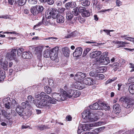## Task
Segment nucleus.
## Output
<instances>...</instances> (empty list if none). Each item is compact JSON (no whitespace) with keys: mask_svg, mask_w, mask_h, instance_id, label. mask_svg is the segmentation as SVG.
Here are the masks:
<instances>
[{"mask_svg":"<svg viewBox=\"0 0 134 134\" xmlns=\"http://www.w3.org/2000/svg\"><path fill=\"white\" fill-rule=\"evenodd\" d=\"M24 51V49L23 48L20 47L18 49H17V55L18 56H20L21 54Z\"/></svg>","mask_w":134,"mask_h":134,"instance_id":"37998d69","label":"nucleus"},{"mask_svg":"<svg viewBox=\"0 0 134 134\" xmlns=\"http://www.w3.org/2000/svg\"><path fill=\"white\" fill-rule=\"evenodd\" d=\"M120 105L118 104H116L114 105L113 109L114 112L116 114L119 113L121 109L119 107Z\"/></svg>","mask_w":134,"mask_h":134,"instance_id":"393cba45","label":"nucleus"},{"mask_svg":"<svg viewBox=\"0 0 134 134\" xmlns=\"http://www.w3.org/2000/svg\"><path fill=\"white\" fill-rule=\"evenodd\" d=\"M52 97L58 101H63L65 99L66 96L64 94L63 92L61 94L54 93L52 95Z\"/></svg>","mask_w":134,"mask_h":134,"instance_id":"1a4fd4ad","label":"nucleus"},{"mask_svg":"<svg viewBox=\"0 0 134 134\" xmlns=\"http://www.w3.org/2000/svg\"><path fill=\"white\" fill-rule=\"evenodd\" d=\"M105 128V127L104 126L98 128L96 129H95L94 130L97 133V134L101 131H102Z\"/></svg>","mask_w":134,"mask_h":134,"instance_id":"49530a36","label":"nucleus"},{"mask_svg":"<svg viewBox=\"0 0 134 134\" xmlns=\"http://www.w3.org/2000/svg\"><path fill=\"white\" fill-rule=\"evenodd\" d=\"M6 110L7 111H5L4 110L2 109L1 110V113L0 112V115H2L5 117H7V115H10V113H11V112H10V111L8 112L7 109Z\"/></svg>","mask_w":134,"mask_h":134,"instance_id":"2f4dec72","label":"nucleus"},{"mask_svg":"<svg viewBox=\"0 0 134 134\" xmlns=\"http://www.w3.org/2000/svg\"><path fill=\"white\" fill-rule=\"evenodd\" d=\"M94 80L91 78L87 77L83 80L82 82L85 85H91L93 84Z\"/></svg>","mask_w":134,"mask_h":134,"instance_id":"2eb2a0df","label":"nucleus"},{"mask_svg":"<svg viewBox=\"0 0 134 134\" xmlns=\"http://www.w3.org/2000/svg\"><path fill=\"white\" fill-rule=\"evenodd\" d=\"M98 3V2L97 0H92V3L93 4V6H95L96 7H97L96 5Z\"/></svg>","mask_w":134,"mask_h":134,"instance_id":"338daca9","label":"nucleus"},{"mask_svg":"<svg viewBox=\"0 0 134 134\" xmlns=\"http://www.w3.org/2000/svg\"><path fill=\"white\" fill-rule=\"evenodd\" d=\"M48 23L49 25H54L55 24V23L54 22V20L53 19H49V18H48Z\"/></svg>","mask_w":134,"mask_h":134,"instance_id":"de8ad7c7","label":"nucleus"},{"mask_svg":"<svg viewBox=\"0 0 134 134\" xmlns=\"http://www.w3.org/2000/svg\"><path fill=\"white\" fill-rule=\"evenodd\" d=\"M37 0H28L29 3L31 4H36L37 3Z\"/></svg>","mask_w":134,"mask_h":134,"instance_id":"5fc2aeb1","label":"nucleus"},{"mask_svg":"<svg viewBox=\"0 0 134 134\" xmlns=\"http://www.w3.org/2000/svg\"><path fill=\"white\" fill-rule=\"evenodd\" d=\"M36 8H37V10L38 13L42 12L43 10V6L41 5H36Z\"/></svg>","mask_w":134,"mask_h":134,"instance_id":"ea45409f","label":"nucleus"},{"mask_svg":"<svg viewBox=\"0 0 134 134\" xmlns=\"http://www.w3.org/2000/svg\"><path fill=\"white\" fill-rule=\"evenodd\" d=\"M74 93L73 97L76 98L78 97L81 94V93L78 90H74Z\"/></svg>","mask_w":134,"mask_h":134,"instance_id":"c9c22d12","label":"nucleus"},{"mask_svg":"<svg viewBox=\"0 0 134 134\" xmlns=\"http://www.w3.org/2000/svg\"><path fill=\"white\" fill-rule=\"evenodd\" d=\"M86 9V8L82 7H78V11L80 13H83Z\"/></svg>","mask_w":134,"mask_h":134,"instance_id":"09e8293b","label":"nucleus"},{"mask_svg":"<svg viewBox=\"0 0 134 134\" xmlns=\"http://www.w3.org/2000/svg\"><path fill=\"white\" fill-rule=\"evenodd\" d=\"M121 42H124V43H120L119 44H121L119 46V47H124L125 46V44H127V43H126L125 42H123V41H121Z\"/></svg>","mask_w":134,"mask_h":134,"instance_id":"e2e57ef3","label":"nucleus"},{"mask_svg":"<svg viewBox=\"0 0 134 134\" xmlns=\"http://www.w3.org/2000/svg\"><path fill=\"white\" fill-rule=\"evenodd\" d=\"M119 65V64L118 63L114 64H113V67L114 68V71H115L116 70V68L118 67Z\"/></svg>","mask_w":134,"mask_h":134,"instance_id":"052dcab7","label":"nucleus"},{"mask_svg":"<svg viewBox=\"0 0 134 134\" xmlns=\"http://www.w3.org/2000/svg\"><path fill=\"white\" fill-rule=\"evenodd\" d=\"M58 50L59 48L56 47L53 48L49 52V56L51 59L52 60L55 61L56 62H59L58 57Z\"/></svg>","mask_w":134,"mask_h":134,"instance_id":"423d86ee","label":"nucleus"},{"mask_svg":"<svg viewBox=\"0 0 134 134\" xmlns=\"http://www.w3.org/2000/svg\"><path fill=\"white\" fill-rule=\"evenodd\" d=\"M9 99V98H4L3 100V102L5 108L8 110H9L11 112L12 109L11 107V102Z\"/></svg>","mask_w":134,"mask_h":134,"instance_id":"9d476101","label":"nucleus"},{"mask_svg":"<svg viewBox=\"0 0 134 134\" xmlns=\"http://www.w3.org/2000/svg\"><path fill=\"white\" fill-rule=\"evenodd\" d=\"M86 42L87 43H96V45H95V46H98V45H101L103 44H104V43H97L96 42H94V41L93 40H91V41H87Z\"/></svg>","mask_w":134,"mask_h":134,"instance_id":"c03bdc74","label":"nucleus"},{"mask_svg":"<svg viewBox=\"0 0 134 134\" xmlns=\"http://www.w3.org/2000/svg\"><path fill=\"white\" fill-rule=\"evenodd\" d=\"M69 49L68 47H65L63 48L62 51L64 56L67 57L69 56Z\"/></svg>","mask_w":134,"mask_h":134,"instance_id":"bb28decb","label":"nucleus"},{"mask_svg":"<svg viewBox=\"0 0 134 134\" xmlns=\"http://www.w3.org/2000/svg\"><path fill=\"white\" fill-rule=\"evenodd\" d=\"M28 99V100L30 102H31L33 100H33L34 99V98L31 95L27 97Z\"/></svg>","mask_w":134,"mask_h":134,"instance_id":"680f3d73","label":"nucleus"},{"mask_svg":"<svg viewBox=\"0 0 134 134\" xmlns=\"http://www.w3.org/2000/svg\"><path fill=\"white\" fill-rule=\"evenodd\" d=\"M42 50L43 48L42 47H37L35 48L34 53L37 55L38 58H40L41 56Z\"/></svg>","mask_w":134,"mask_h":134,"instance_id":"dca6fc26","label":"nucleus"},{"mask_svg":"<svg viewBox=\"0 0 134 134\" xmlns=\"http://www.w3.org/2000/svg\"><path fill=\"white\" fill-rule=\"evenodd\" d=\"M56 18H57V22L59 24H63L64 22V17L61 15L58 14Z\"/></svg>","mask_w":134,"mask_h":134,"instance_id":"aec40b11","label":"nucleus"},{"mask_svg":"<svg viewBox=\"0 0 134 134\" xmlns=\"http://www.w3.org/2000/svg\"><path fill=\"white\" fill-rule=\"evenodd\" d=\"M76 32L75 31L72 32L69 34L67 36H65V37L66 38H68L71 37H74L76 36L77 35Z\"/></svg>","mask_w":134,"mask_h":134,"instance_id":"473e14b6","label":"nucleus"},{"mask_svg":"<svg viewBox=\"0 0 134 134\" xmlns=\"http://www.w3.org/2000/svg\"><path fill=\"white\" fill-rule=\"evenodd\" d=\"M57 39V38L52 37L45 38L44 39V40H47V41H52L54 39Z\"/></svg>","mask_w":134,"mask_h":134,"instance_id":"603ef678","label":"nucleus"},{"mask_svg":"<svg viewBox=\"0 0 134 134\" xmlns=\"http://www.w3.org/2000/svg\"><path fill=\"white\" fill-rule=\"evenodd\" d=\"M49 50L48 49L46 50L43 52V55L44 57L47 58L49 56Z\"/></svg>","mask_w":134,"mask_h":134,"instance_id":"8fccbe9b","label":"nucleus"},{"mask_svg":"<svg viewBox=\"0 0 134 134\" xmlns=\"http://www.w3.org/2000/svg\"><path fill=\"white\" fill-rule=\"evenodd\" d=\"M45 92L48 94H49L51 92L52 90L50 87L48 86L44 87Z\"/></svg>","mask_w":134,"mask_h":134,"instance_id":"e433bc0d","label":"nucleus"},{"mask_svg":"<svg viewBox=\"0 0 134 134\" xmlns=\"http://www.w3.org/2000/svg\"><path fill=\"white\" fill-rule=\"evenodd\" d=\"M108 53L104 52L103 54L101 55L99 58H96L97 62H99L100 64L105 65H107L110 62L109 57H107Z\"/></svg>","mask_w":134,"mask_h":134,"instance_id":"39448f33","label":"nucleus"},{"mask_svg":"<svg viewBox=\"0 0 134 134\" xmlns=\"http://www.w3.org/2000/svg\"><path fill=\"white\" fill-rule=\"evenodd\" d=\"M74 90H69L67 92L65 91H63V93L66 96V97H68L70 98L73 96L74 93Z\"/></svg>","mask_w":134,"mask_h":134,"instance_id":"4be33fe9","label":"nucleus"},{"mask_svg":"<svg viewBox=\"0 0 134 134\" xmlns=\"http://www.w3.org/2000/svg\"><path fill=\"white\" fill-rule=\"evenodd\" d=\"M76 6V3L74 2H71L67 3L65 4V7L68 9L70 8H74Z\"/></svg>","mask_w":134,"mask_h":134,"instance_id":"6ab92c4d","label":"nucleus"},{"mask_svg":"<svg viewBox=\"0 0 134 134\" xmlns=\"http://www.w3.org/2000/svg\"><path fill=\"white\" fill-rule=\"evenodd\" d=\"M66 18L68 20L71 21L73 17V14L70 10H68L66 12Z\"/></svg>","mask_w":134,"mask_h":134,"instance_id":"b1692460","label":"nucleus"},{"mask_svg":"<svg viewBox=\"0 0 134 134\" xmlns=\"http://www.w3.org/2000/svg\"><path fill=\"white\" fill-rule=\"evenodd\" d=\"M47 2L48 4L52 5L54 3V1L53 0H48Z\"/></svg>","mask_w":134,"mask_h":134,"instance_id":"69168bd1","label":"nucleus"},{"mask_svg":"<svg viewBox=\"0 0 134 134\" xmlns=\"http://www.w3.org/2000/svg\"><path fill=\"white\" fill-rule=\"evenodd\" d=\"M0 65L2 68L5 70H7L8 68V63L3 59H0Z\"/></svg>","mask_w":134,"mask_h":134,"instance_id":"ddd939ff","label":"nucleus"},{"mask_svg":"<svg viewBox=\"0 0 134 134\" xmlns=\"http://www.w3.org/2000/svg\"><path fill=\"white\" fill-rule=\"evenodd\" d=\"M58 10L55 8H51L49 9L47 13V15H49L47 16V15H46V17L50 18L52 16L53 18H56L58 14Z\"/></svg>","mask_w":134,"mask_h":134,"instance_id":"6e6552de","label":"nucleus"},{"mask_svg":"<svg viewBox=\"0 0 134 134\" xmlns=\"http://www.w3.org/2000/svg\"><path fill=\"white\" fill-rule=\"evenodd\" d=\"M46 94L44 92H42L39 94H36L35 95V97L36 98L41 99L42 98H45Z\"/></svg>","mask_w":134,"mask_h":134,"instance_id":"cd10ccee","label":"nucleus"},{"mask_svg":"<svg viewBox=\"0 0 134 134\" xmlns=\"http://www.w3.org/2000/svg\"><path fill=\"white\" fill-rule=\"evenodd\" d=\"M102 53L101 51H96L92 52L90 54V56L91 58H94L96 57H97L100 55Z\"/></svg>","mask_w":134,"mask_h":134,"instance_id":"a211bd4d","label":"nucleus"},{"mask_svg":"<svg viewBox=\"0 0 134 134\" xmlns=\"http://www.w3.org/2000/svg\"><path fill=\"white\" fill-rule=\"evenodd\" d=\"M129 90L131 93L134 94V84H131L129 87Z\"/></svg>","mask_w":134,"mask_h":134,"instance_id":"72a5a7b5","label":"nucleus"},{"mask_svg":"<svg viewBox=\"0 0 134 134\" xmlns=\"http://www.w3.org/2000/svg\"><path fill=\"white\" fill-rule=\"evenodd\" d=\"M30 106L28 101H26L25 102H23L21 103V106L23 109H24L27 107H29Z\"/></svg>","mask_w":134,"mask_h":134,"instance_id":"c756f323","label":"nucleus"},{"mask_svg":"<svg viewBox=\"0 0 134 134\" xmlns=\"http://www.w3.org/2000/svg\"><path fill=\"white\" fill-rule=\"evenodd\" d=\"M120 101L123 103V106L127 108L132 107V105L134 104V100L129 97H121Z\"/></svg>","mask_w":134,"mask_h":134,"instance_id":"20e7f679","label":"nucleus"},{"mask_svg":"<svg viewBox=\"0 0 134 134\" xmlns=\"http://www.w3.org/2000/svg\"><path fill=\"white\" fill-rule=\"evenodd\" d=\"M48 19H45L44 17H43L42 18V21L43 24L44 25H45L48 26Z\"/></svg>","mask_w":134,"mask_h":134,"instance_id":"3c124183","label":"nucleus"},{"mask_svg":"<svg viewBox=\"0 0 134 134\" xmlns=\"http://www.w3.org/2000/svg\"><path fill=\"white\" fill-rule=\"evenodd\" d=\"M16 3L18 2L19 5L20 6H22L25 4L26 2V0H18Z\"/></svg>","mask_w":134,"mask_h":134,"instance_id":"79ce46f5","label":"nucleus"},{"mask_svg":"<svg viewBox=\"0 0 134 134\" xmlns=\"http://www.w3.org/2000/svg\"><path fill=\"white\" fill-rule=\"evenodd\" d=\"M104 124V122L100 121L96 122H94L93 124L88 123L84 124H79L77 130V133L80 134L83 131L88 130L91 129L90 127H91L100 126Z\"/></svg>","mask_w":134,"mask_h":134,"instance_id":"f257e3e1","label":"nucleus"},{"mask_svg":"<svg viewBox=\"0 0 134 134\" xmlns=\"http://www.w3.org/2000/svg\"><path fill=\"white\" fill-rule=\"evenodd\" d=\"M82 5L83 6L86 7L90 5V2L88 0H85L81 3Z\"/></svg>","mask_w":134,"mask_h":134,"instance_id":"4c0bfd02","label":"nucleus"},{"mask_svg":"<svg viewBox=\"0 0 134 134\" xmlns=\"http://www.w3.org/2000/svg\"><path fill=\"white\" fill-rule=\"evenodd\" d=\"M129 65L130 68L131 69L130 71L131 72L134 71V65L131 63H130Z\"/></svg>","mask_w":134,"mask_h":134,"instance_id":"6e6d98bb","label":"nucleus"},{"mask_svg":"<svg viewBox=\"0 0 134 134\" xmlns=\"http://www.w3.org/2000/svg\"><path fill=\"white\" fill-rule=\"evenodd\" d=\"M116 5L118 7L120 6L122 4V2L119 0H116Z\"/></svg>","mask_w":134,"mask_h":134,"instance_id":"0e129e2a","label":"nucleus"},{"mask_svg":"<svg viewBox=\"0 0 134 134\" xmlns=\"http://www.w3.org/2000/svg\"><path fill=\"white\" fill-rule=\"evenodd\" d=\"M24 109L21 107L18 106L16 109V111L20 116H22L26 115L23 111Z\"/></svg>","mask_w":134,"mask_h":134,"instance_id":"f3484780","label":"nucleus"},{"mask_svg":"<svg viewBox=\"0 0 134 134\" xmlns=\"http://www.w3.org/2000/svg\"><path fill=\"white\" fill-rule=\"evenodd\" d=\"M90 13L88 10H86V9L82 14V16L84 17L88 16L90 15Z\"/></svg>","mask_w":134,"mask_h":134,"instance_id":"58836bf2","label":"nucleus"},{"mask_svg":"<svg viewBox=\"0 0 134 134\" xmlns=\"http://www.w3.org/2000/svg\"><path fill=\"white\" fill-rule=\"evenodd\" d=\"M96 70H93L90 72L89 75L91 76H94L96 75Z\"/></svg>","mask_w":134,"mask_h":134,"instance_id":"864d4df0","label":"nucleus"},{"mask_svg":"<svg viewBox=\"0 0 134 134\" xmlns=\"http://www.w3.org/2000/svg\"><path fill=\"white\" fill-rule=\"evenodd\" d=\"M75 82L74 83V85L75 87L79 90H81L85 87V84H83L82 82H80L79 80Z\"/></svg>","mask_w":134,"mask_h":134,"instance_id":"4468645a","label":"nucleus"},{"mask_svg":"<svg viewBox=\"0 0 134 134\" xmlns=\"http://www.w3.org/2000/svg\"><path fill=\"white\" fill-rule=\"evenodd\" d=\"M104 76L103 74H98L95 77L96 79L98 80L103 79L104 78Z\"/></svg>","mask_w":134,"mask_h":134,"instance_id":"a19ab883","label":"nucleus"},{"mask_svg":"<svg viewBox=\"0 0 134 134\" xmlns=\"http://www.w3.org/2000/svg\"><path fill=\"white\" fill-rule=\"evenodd\" d=\"M65 9L63 7H60L58 9V12L61 13H62L64 11Z\"/></svg>","mask_w":134,"mask_h":134,"instance_id":"bf43d9fd","label":"nucleus"},{"mask_svg":"<svg viewBox=\"0 0 134 134\" xmlns=\"http://www.w3.org/2000/svg\"><path fill=\"white\" fill-rule=\"evenodd\" d=\"M82 118L84 119L85 122H92L95 121L97 120V118L93 113L90 112L88 110L84 111L82 113Z\"/></svg>","mask_w":134,"mask_h":134,"instance_id":"f03ea898","label":"nucleus"},{"mask_svg":"<svg viewBox=\"0 0 134 134\" xmlns=\"http://www.w3.org/2000/svg\"><path fill=\"white\" fill-rule=\"evenodd\" d=\"M86 76V73L79 72L75 75L74 79L76 81H79L81 79H82Z\"/></svg>","mask_w":134,"mask_h":134,"instance_id":"9b49d317","label":"nucleus"},{"mask_svg":"<svg viewBox=\"0 0 134 134\" xmlns=\"http://www.w3.org/2000/svg\"><path fill=\"white\" fill-rule=\"evenodd\" d=\"M22 56L24 58L30 59L32 57V54L30 52H24L23 53Z\"/></svg>","mask_w":134,"mask_h":134,"instance_id":"5701e85b","label":"nucleus"},{"mask_svg":"<svg viewBox=\"0 0 134 134\" xmlns=\"http://www.w3.org/2000/svg\"><path fill=\"white\" fill-rule=\"evenodd\" d=\"M17 51V49H14L12 50L10 54L9 59L12 60L14 59L16 55V53Z\"/></svg>","mask_w":134,"mask_h":134,"instance_id":"a878e982","label":"nucleus"},{"mask_svg":"<svg viewBox=\"0 0 134 134\" xmlns=\"http://www.w3.org/2000/svg\"><path fill=\"white\" fill-rule=\"evenodd\" d=\"M48 127L47 126L45 125H41V126L38 127V129L41 130H42L44 129H48Z\"/></svg>","mask_w":134,"mask_h":134,"instance_id":"4d7b16f0","label":"nucleus"},{"mask_svg":"<svg viewBox=\"0 0 134 134\" xmlns=\"http://www.w3.org/2000/svg\"><path fill=\"white\" fill-rule=\"evenodd\" d=\"M128 81L130 82L134 83V76L128 79Z\"/></svg>","mask_w":134,"mask_h":134,"instance_id":"774afa93","label":"nucleus"},{"mask_svg":"<svg viewBox=\"0 0 134 134\" xmlns=\"http://www.w3.org/2000/svg\"><path fill=\"white\" fill-rule=\"evenodd\" d=\"M5 77V72L0 74V82H2Z\"/></svg>","mask_w":134,"mask_h":134,"instance_id":"a18cd8bd","label":"nucleus"},{"mask_svg":"<svg viewBox=\"0 0 134 134\" xmlns=\"http://www.w3.org/2000/svg\"><path fill=\"white\" fill-rule=\"evenodd\" d=\"M78 7H76L75 9H73L72 11V13L73 15L75 16H78L79 15L78 11Z\"/></svg>","mask_w":134,"mask_h":134,"instance_id":"f704fd0d","label":"nucleus"},{"mask_svg":"<svg viewBox=\"0 0 134 134\" xmlns=\"http://www.w3.org/2000/svg\"><path fill=\"white\" fill-rule=\"evenodd\" d=\"M45 98L48 100V102L50 104H55L56 103L55 99L53 98H52L48 95L46 94Z\"/></svg>","mask_w":134,"mask_h":134,"instance_id":"412c9836","label":"nucleus"},{"mask_svg":"<svg viewBox=\"0 0 134 134\" xmlns=\"http://www.w3.org/2000/svg\"><path fill=\"white\" fill-rule=\"evenodd\" d=\"M18 0H8L9 3L11 5H13L14 2L16 3V2H18Z\"/></svg>","mask_w":134,"mask_h":134,"instance_id":"13d9d810","label":"nucleus"},{"mask_svg":"<svg viewBox=\"0 0 134 134\" xmlns=\"http://www.w3.org/2000/svg\"><path fill=\"white\" fill-rule=\"evenodd\" d=\"M82 52V49L81 47H77L75 51L73 52V56L75 57H79L81 55Z\"/></svg>","mask_w":134,"mask_h":134,"instance_id":"f8f14e48","label":"nucleus"},{"mask_svg":"<svg viewBox=\"0 0 134 134\" xmlns=\"http://www.w3.org/2000/svg\"><path fill=\"white\" fill-rule=\"evenodd\" d=\"M30 11L31 13L34 15H36L38 14L36 6L31 8L30 9Z\"/></svg>","mask_w":134,"mask_h":134,"instance_id":"7c9ffc66","label":"nucleus"},{"mask_svg":"<svg viewBox=\"0 0 134 134\" xmlns=\"http://www.w3.org/2000/svg\"><path fill=\"white\" fill-rule=\"evenodd\" d=\"M106 104L103 102L96 103L89 106L90 109L95 110H102L106 109Z\"/></svg>","mask_w":134,"mask_h":134,"instance_id":"0eeeda50","label":"nucleus"},{"mask_svg":"<svg viewBox=\"0 0 134 134\" xmlns=\"http://www.w3.org/2000/svg\"><path fill=\"white\" fill-rule=\"evenodd\" d=\"M33 103L38 107H44L45 108L48 109L51 106L48 100L45 98H42L40 100L38 99L34 100Z\"/></svg>","mask_w":134,"mask_h":134,"instance_id":"7ed1b4c3","label":"nucleus"},{"mask_svg":"<svg viewBox=\"0 0 134 134\" xmlns=\"http://www.w3.org/2000/svg\"><path fill=\"white\" fill-rule=\"evenodd\" d=\"M96 71L97 73H102L106 71V70L104 67H100L96 68Z\"/></svg>","mask_w":134,"mask_h":134,"instance_id":"c85d7f7f","label":"nucleus"}]
</instances>
